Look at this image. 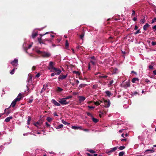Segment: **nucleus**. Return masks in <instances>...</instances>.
Listing matches in <instances>:
<instances>
[{"instance_id": "f03ea898", "label": "nucleus", "mask_w": 156, "mask_h": 156, "mask_svg": "<svg viewBox=\"0 0 156 156\" xmlns=\"http://www.w3.org/2000/svg\"><path fill=\"white\" fill-rule=\"evenodd\" d=\"M38 40L40 44H44L46 42L48 43H51L52 42V40L49 38H46L42 40L41 37L38 38Z\"/></svg>"}, {"instance_id": "de8ad7c7", "label": "nucleus", "mask_w": 156, "mask_h": 156, "mask_svg": "<svg viewBox=\"0 0 156 156\" xmlns=\"http://www.w3.org/2000/svg\"><path fill=\"white\" fill-rule=\"evenodd\" d=\"M110 105V102L109 100L108 99V107Z\"/></svg>"}, {"instance_id": "603ef678", "label": "nucleus", "mask_w": 156, "mask_h": 156, "mask_svg": "<svg viewBox=\"0 0 156 156\" xmlns=\"http://www.w3.org/2000/svg\"><path fill=\"white\" fill-rule=\"evenodd\" d=\"M148 67L149 69H152L153 68V66L151 65L149 66Z\"/></svg>"}, {"instance_id": "bb28decb", "label": "nucleus", "mask_w": 156, "mask_h": 156, "mask_svg": "<svg viewBox=\"0 0 156 156\" xmlns=\"http://www.w3.org/2000/svg\"><path fill=\"white\" fill-rule=\"evenodd\" d=\"M34 125L38 127V125H41L40 123L38 122H37L34 124Z\"/></svg>"}, {"instance_id": "e2e57ef3", "label": "nucleus", "mask_w": 156, "mask_h": 156, "mask_svg": "<svg viewBox=\"0 0 156 156\" xmlns=\"http://www.w3.org/2000/svg\"><path fill=\"white\" fill-rule=\"evenodd\" d=\"M153 28L154 30H156V25L154 26L153 27Z\"/></svg>"}, {"instance_id": "473e14b6", "label": "nucleus", "mask_w": 156, "mask_h": 156, "mask_svg": "<svg viewBox=\"0 0 156 156\" xmlns=\"http://www.w3.org/2000/svg\"><path fill=\"white\" fill-rule=\"evenodd\" d=\"M72 97H73V96H72L70 95V96H68L64 98L66 100V99H69L71 98H72Z\"/></svg>"}, {"instance_id": "b1692460", "label": "nucleus", "mask_w": 156, "mask_h": 156, "mask_svg": "<svg viewBox=\"0 0 156 156\" xmlns=\"http://www.w3.org/2000/svg\"><path fill=\"white\" fill-rule=\"evenodd\" d=\"M62 122L65 125H69L70 124L69 123L66 122L64 121L63 120H62Z\"/></svg>"}, {"instance_id": "9b49d317", "label": "nucleus", "mask_w": 156, "mask_h": 156, "mask_svg": "<svg viewBox=\"0 0 156 156\" xmlns=\"http://www.w3.org/2000/svg\"><path fill=\"white\" fill-rule=\"evenodd\" d=\"M117 148L118 147H116L110 149L108 151V153H112L115 151L117 149Z\"/></svg>"}, {"instance_id": "79ce46f5", "label": "nucleus", "mask_w": 156, "mask_h": 156, "mask_svg": "<svg viewBox=\"0 0 156 156\" xmlns=\"http://www.w3.org/2000/svg\"><path fill=\"white\" fill-rule=\"evenodd\" d=\"M49 32H47L45 34H40V36L41 37H42L43 36L46 34H48L49 33Z\"/></svg>"}, {"instance_id": "aec40b11", "label": "nucleus", "mask_w": 156, "mask_h": 156, "mask_svg": "<svg viewBox=\"0 0 156 156\" xmlns=\"http://www.w3.org/2000/svg\"><path fill=\"white\" fill-rule=\"evenodd\" d=\"M55 37V36L53 35H51V34H48L47 36V37L46 38H49L52 40V39L51 38V37H52V38H54Z\"/></svg>"}, {"instance_id": "864d4df0", "label": "nucleus", "mask_w": 156, "mask_h": 156, "mask_svg": "<svg viewBox=\"0 0 156 156\" xmlns=\"http://www.w3.org/2000/svg\"><path fill=\"white\" fill-rule=\"evenodd\" d=\"M126 85L127 87H129L130 86V84L129 83H127L126 84Z\"/></svg>"}, {"instance_id": "f257e3e1", "label": "nucleus", "mask_w": 156, "mask_h": 156, "mask_svg": "<svg viewBox=\"0 0 156 156\" xmlns=\"http://www.w3.org/2000/svg\"><path fill=\"white\" fill-rule=\"evenodd\" d=\"M35 51L37 53L41 55L44 57H49L51 55V54L49 52H42L38 49H36Z\"/></svg>"}, {"instance_id": "4c0bfd02", "label": "nucleus", "mask_w": 156, "mask_h": 156, "mask_svg": "<svg viewBox=\"0 0 156 156\" xmlns=\"http://www.w3.org/2000/svg\"><path fill=\"white\" fill-rule=\"evenodd\" d=\"M84 36V34L83 33H82L80 35V37L81 39H83V38Z\"/></svg>"}, {"instance_id": "09e8293b", "label": "nucleus", "mask_w": 156, "mask_h": 156, "mask_svg": "<svg viewBox=\"0 0 156 156\" xmlns=\"http://www.w3.org/2000/svg\"><path fill=\"white\" fill-rule=\"evenodd\" d=\"M151 44L153 46H154V45H156V42H154L152 41L151 42Z\"/></svg>"}, {"instance_id": "3c124183", "label": "nucleus", "mask_w": 156, "mask_h": 156, "mask_svg": "<svg viewBox=\"0 0 156 156\" xmlns=\"http://www.w3.org/2000/svg\"><path fill=\"white\" fill-rule=\"evenodd\" d=\"M4 147H3L2 146H1L0 147V151L4 150Z\"/></svg>"}, {"instance_id": "0eeeda50", "label": "nucleus", "mask_w": 156, "mask_h": 156, "mask_svg": "<svg viewBox=\"0 0 156 156\" xmlns=\"http://www.w3.org/2000/svg\"><path fill=\"white\" fill-rule=\"evenodd\" d=\"M18 59L16 58L14 60L11 62V63L12 66L14 67H16L18 66Z\"/></svg>"}, {"instance_id": "7ed1b4c3", "label": "nucleus", "mask_w": 156, "mask_h": 156, "mask_svg": "<svg viewBox=\"0 0 156 156\" xmlns=\"http://www.w3.org/2000/svg\"><path fill=\"white\" fill-rule=\"evenodd\" d=\"M21 93H20L17 97L12 102L11 106L13 108L15 107L16 103L17 101H20L21 98Z\"/></svg>"}, {"instance_id": "680f3d73", "label": "nucleus", "mask_w": 156, "mask_h": 156, "mask_svg": "<svg viewBox=\"0 0 156 156\" xmlns=\"http://www.w3.org/2000/svg\"><path fill=\"white\" fill-rule=\"evenodd\" d=\"M56 73H52L51 74V76H54L55 75H56Z\"/></svg>"}, {"instance_id": "49530a36", "label": "nucleus", "mask_w": 156, "mask_h": 156, "mask_svg": "<svg viewBox=\"0 0 156 156\" xmlns=\"http://www.w3.org/2000/svg\"><path fill=\"white\" fill-rule=\"evenodd\" d=\"M45 125L47 127H49L50 126V125L47 122H45Z\"/></svg>"}, {"instance_id": "9d476101", "label": "nucleus", "mask_w": 156, "mask_h": 156, "mask_svg": "<svg viewBox=\"0 0 156 156\" xmlns=\"http://www.w3.org/2000/svg\"><path fill=\"white\" fill-rule=\"evenodd\" d=\"M71 128L74 129H83V128L81 126H73Z\"/></svg>"}, {"instance_id": "c9c22d12", "label": "nucleus", "mask_w": 156, "mask_h": 156, "mask_svg": "<svg viewBox=\"0 0 156 156\" xmlns=\"http://www.w3.org/2000/svg\"><path fill=\"white\" fill-rule=\"evenodd\" d=\"M125 148V147L122 146H120L119 147V149L120 150H122L123 149H124Z\"/></svg>"}, {"instance_id": "69168bd1", "label": "nucleus", "mask_w": 156, "mask_h": 156, "mask_svg": "<svg viewBox=\"0 0 156 156\" xmlns=\"http://www.w3.org/2000/svg\"><path fill=\"white\" fill-rule=\"evenodd\" d=\"M153 73L154 75H156V70H154L153 71Z\"/></svg>"}, {"instance_id": "423d86ee", "label": "nucleus", "mask_w": 156, "mask_h": 156, "mask_svg": "<svg viewBox=\"0 0 156 156\" xmlns=\"http://www.w3.org/2000/svg\"><path fill=\"white\" fill-rule=\"evenodd\" d=\"M50 71L52 72H56V74L58 75H59L62 72L61 69H58L56 68H55L53 70H51Z\"/></svg>"}, {"instance_id": "a211bd4d", "label": "nucleus", "mask_w": 156, "mask_h": 156, "mask_svg": "<svg viewBox=\"0 0 156 156\" xmlns=\"http://www.w3.org/2000/svg\"><path fill=\"white\" fill-rule=\"evenodd\" d=\"M150 26L148 23H146L143 27L144 30H147V28Z\"/></svg>"}, {"instance_id": "39448f33", "label": "nucleus", "mask_w": 156, "mask_h": 156, "mask_svg": "<svg viewBox=\"0 0 156 156\" xmlns=\"http://www.w3.org/2000/svg\"><path fill=\"white\" fill-rule=\"evenodd\" d=\"M59 103L62 105H66L69 103V102H67L66 100L64 98L60 99Z\"/></svg>"}, {"instance_id": "c85d7f7f", "label": "nucleus", "mask_w": 156, "mask_h": 156, "mask_svg": "<svg viewBox=\"0 0 156 156\" xmlns=\"http://www.w3.org/2000/svg\"><path fill=\"white\" fill-rule=\"evenodd\" d=\"M47 120L48 122H50L52 120V118L50 117H48L47 118Z\"/></svg>"}, {"instance_id": "052dcab7", "label": "nucleus", "mask_w": 156, "mask_h": 156, "mask_svg": "<svg viewBox=\"0 0 156 156\" xmlns=\"http://www.w3.org/2000/svg\"><path fill=\"white\" fill-rule=\"evenodd\" d=\"M40 76V74L39 73H38L36 75V77H38Z\"/></svg>"}, {"instance_id": "f3484780", "label": "nucleus", "mask_w": 156, "mask_h": 156, "mask_svg": "<svg viewBox=\"0 0 156 156\" xmlns=\"http://www.w3.org/2000/svg\"><path fill=\"white\" fill-rule=\"evenodd\" d=\"M12 116H9V117H7L6 118L5 120V121L6 122H9V121L12 119Z\"/></svg>"}, {"instance_id": "72a5a7b5", "label": "nucleus", "mask_w": 156, "mask_h": 156, "mask_svg": "<svg viewBox=\"0 0 156 156\" xmlns=\"http://www.w3.org/2000/svg\"><path fill=\"white\" fill-rule=\"evenodd\" d=\"M16 69H13L10 72V73L12 74H12H13L14 73V71H15V69H16Z\"/></svg>"}, {"instance_id": "f8f14e48", "label": "nucleus", "mask_w": 156, "mask_h": 156, "mask_svg": "<svg viewBox=\"0 0 156 156\" xmlns=\"http://www.w3.org/2000/svg\"><path fill=\"white\" fill-rule=\"evenodd\" d=\"M110 70L112 72V74L116 73L117 72V69L116 68L110 69Z\"/></svg>"}, {"instance_id": "a878e982", "label": "nucleus", "mask_w": 156, "mask_h": 156, "mask_svg": "<svg viewBox=\"0 0 156 156\" xmlns=\"http://www.w3.org/2000/svg\"><path fill=\"white\" fill-rule=\"evenodd\" d=\"M145 18L144 17L143 19H142L140 21V22L142 24H143L145 23Z\"/></svg>"}, {"instance_id": "13d9d810", "label": "nucleus", "mask_w": 156, "mask_h": 156, "mask_svg": "<svg viewBox=\"0 0 156 156\" xmlns=\"http://www.w3.org/2000/svg\"><path fill=\"white\" fill-rule=\"evenodd\" d=\"M145 81L146 82H147V83H150V81L148 79H145Z\"/></svg>"}, {"instance_id": "c03bdc74", "label": "nucleus", "mask_w": 156, "mask_h": 156, "mask_svg": "<svg viewBox=\"0 0 156 156\" xmlns=\"http://www.w3.org/2000/svg\"><path fill=\"white\" fill-rule=\"evenodd\" d=\"M135 12L134 10H133L132 16H134L135 15Z\"/></svg>"}, {"instance_id": "338daca9", "label": "nucleus", "mask_w": 156, "mask_h": 156, "mask_svg": "<svg viewBox=\"0 0 156 156\" xmlns=\"http://www.w3.org/2000/svg\"><path fill=\"white\" fill-rule=\"evenodd\" d=\"M138 29V27L137 26H135L134 27V30H136Z\"/></svg>"}, {"instance_id": "412c9836", "label": "nucleus", "mask_w": 156, "mask_h": 156, "mask_svg": "<svg viewBox=\"0 0 156 156\" xmlns=\"http://www.w3.org/2000/svg\"><path fill=\"white\" fill-rule=\"evenodd\" d=\"M63 89L59 87H58L57 88V92H62L63 91Z\"/></svg>"}, {"instance_id": "c756f323", "label": "nucleus", "mask_w": 156, "mask_h": 156, "mask_svg": "<svg viewBox=\"0 0 156 156\" xmlns=\"http://www.w3.org/2000/svg\"><path fill=\"white\" fill-rule=\"evenodd\" d=\"M63 125L62 124H60V125H59L58 126H57V129H60V128H62L63 127Z\"/></svg>"}, {"instance_id": "2eb2a0df", "label": "nucleus", "mask_w": 156, "mask_h": 156, "mask_svg": "<svg viewBox=\"0 0 156 156\" xmlns=\"http://www.w3.org/2000/svg\"><path fill=\"white\" fill-rule=\"evenodd\" d=\"M79 101H83L85 100V98L83 96H80L79 97Z\"/></svg>"}, {"instance_id": "e433bc0d", "label": "nucleus", "mask_w": 156, "mask_h": 156, "mask_svg": "<svg viewBox=\"0 0 156 156\" xmlns=\"http://www.w3.org/2000/svg\"><path fill=\"white\" fill-rule=\"evenodd\" d=\"M66 42L65 46H66V48H67V47H68V46H69V43L68 42V41L67 40H66Z\"/></svg>"}, {"instance_id": "774afa93", "label": "nucleus", "mask_w": 156, "mask_h": 156, "mask_svg": "<svg viewBox=\"0 0 156 156\" xmlns=\"http://www.w3.org/2000/svg\"><path fill=\"white\" fill-rule=\"evenodd\" d=\"M35 69V66H33L32 68V70H34Z\"/></svg>"}, {"instance_id": "2f4dec72", "label": "nucleus", "mask_w": 156, "mask_h": 156, "mask_svg": "<svg viewBox=\"0 0 156 156\" xmlns=\"http://www.w3.org/2000/svg\"><path fill=\"white\" fill-rule=\"evenodd\" d=\"M87 115L91 117V118L93 117L92 115L89 112H87Z\"/></svg>"}, {"instance_id": "cd10ccee", "label": "nucleus", "mask_w": 156, "mask_h": 156, "mask_svg": "<svg viewBox=\"0 0 156 156\" xmlns=\"http://www.w3.org/2000/svg\"><path fill=\"white\" fill-rule=\"evenodd\" d=\"M99 77L100 78H106L107 77V76H99Z\"/></svg>"}, {"instance_id": "ddd939ff", "label": "nucleus", "mask_w": 156, "mask_h": 156, "mask_svg": "<svg viewBox=\"0 0 156 156\" xmlns=\"http://www.w3.org/2000/svg\"><path fill=\"white\" fill-rule=\"evenodd\" d=\"M67 76V75H61L59 76V77H58V79H61L63 80L64 79H65L66 77Z\"/></svg>"}, {"instance_id": "4be33fe9", "label": "nucleus", "mask_w": 156, "mask_h": 156, "mask_svg": "<svg viewBox=\"0 0 156 156\" xmlns=\"http://www.w3.org/2000/svg\"><path fill=\"white\" fill-rule=\"evenodd\" d=\"M138 80H139V79L138 78H135L132 79V82L133 83H134L136 81Z\"/></svg>"}, {"instance_id": "7c9ffc66", "label": "nucleus", "mask_w": 156, "mask_h": 156, "mask_svg": "<svg viewBox=\"0 0 156 156\" xmlns=\"http://www.w3.org/2000/svg\"><path fill=\"white\" fill-rule=\"evenodd\" d=\"M124 153L123 151H122L119 153V156H122Z\"/></svg>"}, {"instance_id": "4d7b16f0", "label": "nucleus", "mask_w": 156, "mask_h": 156, "mask_svg": "<svg viewBox=\"0 0 156 156\" xmlns=\"http://www.w3.org/2000/svg\"><path fill=\"white\" fill-rule=\"evenodd\" d=\"M88 107L89 108H95V107H94V106H88Z\"/></svg>"}, {"instance_id": "6e6552de", "label": "nucleus", "mask_w": 156, "mask_h": 156, "mask_svg": "<svg viewBox=\"0 0 156 156\" xmlns=\"http://www.w3.org/2000/svg\"><path fill=\"white\" fill-rule=\"evenodd\" d=\"M32 46V44H30L28 45V47L26 46V44L25 43H24L23 44V47L24 49V50L26 51V52L27 53V50L28 49L30 48Z\"/></svg>"}, {"instance_id": "6ab92c4d", "label": "nucleus", "mask_w": 156, "mask_h": 156, "mask_svg": "<svg viewBox=\"0 0 156 156\" xmlns=\"http://www.w3.org/2000/svg\"><path fill=\"white\" fill-rule=\"evenodd\" d=\"M91 119H92L93 121L94 122V123H97L99 121V120L98 119H97L96 118H95L93 117L91 118Z\"/></svg>"}, {"instance_id": "a19ab883", "label": "nucleus", "mask_w": 156, "mask_h": 156, "mask_svg": "<svg viewBox=\"0 0 156 156\" xmlns=\"http://www.w3.org/2000/svg\"><path fill=\"white\" fill-rule=\"evenodd\" d=\"M112 95V94L109 91H108V97H110Z\"/></svg>"}, {"instance_id": "393cba45", "label": "nucleus", "mask_w": 156, "mask_h": 156, "mask_svg": "<svg viewBox=\"0 0 156 156\" xmlns=\"http://www.w3.org/2000/svg\"><path fill=\"white\" fill-rule=\"evenodd\" d=\"M154 150L153 148L151 149H147L146 150L145 152L147 151H150L151 153H153L154 152Z\"/></svg>"}, {"instance_id": "20e7f679", "label": "nucleus", "mask_w": 156, "mask_h": 156, "mask_svg": "<svg viewBox=\"0 0 156 156\" xmlns=\"http://www.w3.org/2000/svg\"><path fill=\"white\" fill-rule=\"evenodd\" d=\"M55 65V62L52 61H50L49 63V65L48 66V69L50 70H53L55 68L54 67Z\"/></svg>"}, {"instance_id": "6e6d98bb", "label": "nucleus", "mask_w": 156, "mask_h": 156, "mask_svg": "<svg viewBox=\"0 0 156 156\" xmlns=\"http://www.w3.org/2000/svg\"><path fill=\"white\" fill-rule=\"evenodd\" d=\"M140 33V30H138L135 33V34H137L139 33Z\"/></svg>"}, {"instance_id": "f704fd0d", "label": "nucleus", "mask_w": 156, "mask_h": 156, "mask_svg": "<svg viewBox=\"0 0 156 156\" xmlns=\"http://www.w3.org/2000/svg\"><path fill=\"white\" fill-rule=\"evenodd\" d=\"M88 151L90 152V153H95V152L93 150H92V149H90V150H88Z\"/></svg>"}, {"instance_id": "5fc2aeb1", "label": "nucleus", "mask_w": 156, "mask_h": 156, "mask_svg": "<svg viewBox=\"0 0 156 156\" xmlns=\"http://www.w3.org/2000/svg\"><path fill=\"white\" fill-rule=\"evenodd\" d=\"M90 63H89L88 64V69L89 70H90Z\"/></svg>"}, {"instance_id": "1a4fd4ad", "label": "nucleus", "mask_w": 156, "mask_h": 156, "mask_svg": "<svg viewBox=\"0 0 156 156\" xmlns=\"http://www.w3.org/2000/svg\"><path fill=\"white\" fill-rule=\"evenodd\" d=\"M51 102L54 104L55 106H59L60 105V104L58 103L55 100L53 99L51 100Z\"/></svg>"}, {"instance_id": "a18cd8bd", "label": "nucleus", "mask_w": 156, "mask_h": 156, "mask_svg": "<svg viewBox=\"0 0 156 156\" xmlns=\"http://www.w3.org/2000/svg\"><path fill=\"white\" fill-rule=\"evenodd\" d=\"M113 83V80H111L109 81V83L108 84V85H111Z\"/></svg>"}, {"instance_id": "5701e85b", "label": "nucleus", "mask_w": 156, "mask_h": 156, "mask_svg": "<svg viewBox=\"0 0 156 156\" xmlns=\"http://www.w3.org/2000/svg\"><path fill=\"white\" fill-rule=\"evenodd\" d=\"M31 120V118L30 116H29L28 117V120L27 122V124L29 125L30 123V121Z\"/></svg>"}, {"instance_id": "0e129e2a", "label": "nucleus", "mask_w": 156, "mask_h": 156, "mask_svg": "<svg viewBox=\"0 0 156 156\" xmlns=\"http://www.w3.org/2000/svg\"><path fill=\"white\" fill-rule=\"evenodd\" d=\"M137 20V18L136 17H134L133 19V20L135 21H136Z\"/></svg>"}, {"instance_id": "8fccbe9b", "label": "nucleus", "mask_w": 156, "mask_h": 156, "mask_svg": "<svg viewBox=\"0 0 156 156\" xmlns=\"http://www.w3.org/2000/svg\"><path fill=\"white\" fill-rule=\"evenodd\" d=\"M94 104L95 105H99L100 104V103L98 101L95 102L94 103Z\"/></svg>"}, {"instance_id": "37998d69", "label": "nucleus", "mask_w": 156, "mask_h": 156, "mask_svg": "<svg viewBox=\"0 0 156 156\" xmlns=\"http://www.w3.org/2000/svg\"><path fill=\"white\" fill-rule=\"evenodd\" d=\"M156 21V18H154L152 20V23H154Z\"/></svg>"}, {"instance_id": "dca6fc26", "label": "nucleus", "mask_w": 156, "mask_h": 156, "mask_svg": "<svg viewBox=\"0 0 156 156\" xmlns=\"http://www.w3.org/2000/svg\"><path fill=\"white\" fill-rule=\"evenodd\" d=\"M37 35V32H34V31L33 32L32 37L33 38H34L36 37Z\"/></svg>"}, {"instance_id": "ea45409f", "label": "nucleus", "mask_w": 156, "mask_h": 156, "mask_svg": "<svg viewBox=\"0 0 156 156\" xmlns=\"http://www.w3.org/2000/svg\"><path fill=\"white\" fill-rule=\"evenodd\" d=\"M90 62L93 65H94L96 64L95 61H91Z\"/></svg>"}, {"instance_id": "58836bf2", "label": "nucleus", "mask_w": 156, "mask_h": 156, "mask_svg": "<svg viewBox=\"0 0 156 156\" xmlns=\"http://www.w3.org/2000/svg\"><path fill=\"white\" fill-rule=\"evenodd\" d=\"M105 106L107 107V101L106 100L105 101Z\"/></svg>"}, {"instance_id": "bf43d9fd", "label": "nucleus", "mask_w": 156, "mask_h": 156, "mask_svg": "<svg viewBox=\"0 0 156 156\" xmlns=\"http://www.w3.org/2000/svg\"><path fill=\"white\" fill-rule=\"evenodd\" d=\"M82 130H83L84 131H86V132H88V131H89V130L88 129H83H83H82Z\"/></svg>"}, {"instance_id": "4468645a", "label": "nucleus", "mask_w": 156, "mask_h": 156, "mask_svg": "<svg viewBox=\"0 0 156 156\" xmlns=\"http://www.w3.org/2000/svg\"><path fill=\"white\" fill-rule=\"evenodd\" d=\"M32 76L31 75H30L28 78L27 80V82L28 83H31L32 82Z\"/></svg>"}]
</instances>
